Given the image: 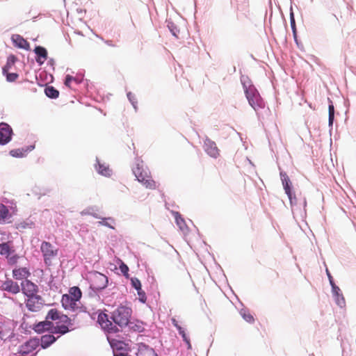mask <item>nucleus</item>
I'll return each mask as SVG.
<instances>
[{
	"label": "nucleus",
	"mask_w": 356,
	"mask_h": 356,
	"mask_svg": "<svg viewBox=\"0 0 356 356\" xmlns=\"http://www.w3.org/2000/svg\"><path fill=\"white\" fill-rule=\"evenodd\" d=\"M46 319L48 321L59 320L61 323H63L62 325L56 324L54 325V327H52V334H59L60 335H63L74 329V327H72V320L67 315L58 311L57 309H51L46 316Z\"/></svg>",
	"instance_id": "obj_1"
},
{
	"label": "nucleus",
	"mask_w": 356,
	"mask_h": 356,
	"mask_svg": "<svg viewBox=\"0 0 356 356\" xmlns=\"http://www.w3.org/2000/svg\"><path fill=\"white\" fill-rule=\"evenodd\" d=\"M133 172L136 179L146 188L156 190L159 188V184L152 179L151 172L143 163H137L133 168Z\"/></svg>",
	"instance_id": "obj_2"
},
{
	"label": "nucleus",
	"mask_w": 356,
	"mask_h": 356,
	"mask_svg": "<svg viewBox=\"0 0 356 356\" xmlns=\"http://www.w3.org/2000/svg\"><path fill=\"white\" fill-rule=\"evenodd\" d=\"M243 85L248 103L254 110L257 111L264 108L265 103L255 87L252 84L248 86L245 83H243Z\"/></svg>",
	"instance_id": "obj_3"
},
{
	"label": "nucleus",
	"mask_w": 356,
	"mask_h": 356,
	"mask_svg": "<svg viewBox=\"0 0 356 356\" xmlns=\"http://www.w3.org/2000/svg\"><path fill=\"white\" fill-rule=\"evenodd\" d=\"M132 314L131 307L127 306H119L111 314V318L114 323L120 327L132 325L134 323L130 321Z\"/></svg>",
	"instance_id": "obj_4"
},
{
	"label": "nucleus",
	"mask_w": 356,
	"mask_h": 356,
	"mask_svg": "<svg viewBox=\"0 0 356 356\" xmlns=\"http://www.w3.org/2000/svg\"><path fill=\"white\" fill-rule=\"evenodd\" d=\"M44 261L46 265L51 266L52 260L58 255V250L51 243L47 241H43L40 245Z\"/></svg>",
	"instance_id": "obj_5"
},
{
	"label": "nucleus",
	"mask_w": 356,
	"mask_h": 356,
	"mask_svg": "<svg viewBox=\"0 0 356 356\" xmlns=\"http://www.w3.org/2000/svg\"><path fill=\"white\" fill-rule=\"evenodd\" d=\"M61 304L65 310L85 312V308L79 306L80 302L75 301L74 299L65 294L62 296Z\"/></svg>",
	"instance_id": "obj_6"
},
{
	"label": "nucleus",
	"mask_w": 356,
	"mask_h": 356,
	"mask_svg": "<svg viewBox=\"0 0 356 356\" xmlns=\"http://www.w3.org/2000/svg\"><path fill=\"white\" fill-rule=\"evenodd\" d=\"M26 306L29 311L38 312L42 309L44 300L39 295L32 296L27 298Z\"/></svg>",
	"instance_id": "obj_7"
},
{
	"label": "nucleus",
	"mask_w": 356,
	"mask_h": 356,
	"mask_svg": "<svg viewBox=\"0 0 356 356\" xmlns=\"http://www.w3.org/2000/svg\"><path fill=\"white\" fill-rule=\"evenodd\" d=\"M98 323L109 334L116 333L119 331L116 325H113V323L109 321L108 316L104 313H100L98 315Z\"/></svg>",
	"instance_id": "obj_8"
},
{
	"label": "nucleus",
	"mask_w": 356,
	"mask_h": 356,
	"mask_svg": "<svg viewBox=\"0 0 356 356\" xmlns=\"http://www.w3.org/2000/svg\"><path fill=\"white\" fill-rule=\"evenodd\" d=\"M91 286L95 290H101L106 287L108 278L102 273L95 272L91 277Z\"/></svg>",
	"instance_id": "obj_9"
},
{
	"label": "nucleus",
	"mask_w": 356,
	"mask_h": 356,
	"mask_svg": "<svg viewBox=\"0 0 356 356\" xmlns=\"http://www.w3.org/2000/svg\"><path fill=\"white\" fill-rule=\"evenodd\" d=\"M280 177L283 188L289 199L291 204H295L296 202V197L292 192V184L289 176L285 172H281Z\"/></svg>",
	"instance_id": "obj_10"
},
{
	"label": "nucleus",
	"mask_w": 356,
	"mask_h": 356,
	"mask_svg": "<svg viewBox=\"0 0 356 356\" xmlns=\"http://www.w3.org/2000/svg\"><path fill=\"white\" fill-rule=\"evenodd\" d=\"M13 130L6 123H0V145L8 143L12 138Z\"/></svg>",
	"instance_id": "obj_11"
},
{
	"label": "nucleus",
	"mask_w": 356,
	"mask_h": 356,
	"mask_svg": "<svg viewBox=\"0 0 356 356\" xmlns=\"http://www.w3.org/2000/svg\"><path fill=\"white\" fill-rule=\"evenodd\" d=\"M204 149L207 154L213 158H217L220 156V149L216 143L207 137L204 140Z\"/></svg>",
	"instance_id": "obj_12"
},
{
	"label": "nucleus",
	"mask_w": 356,
	"mask_h": 356,
	"mask_svg": "<svg viewBox=\"0 0 356 356\" xmlns=\"http://www.w3.org/2000/svg\"><path fill=\"white\" fill-rule=\"evenodd\" d=\"M21 290L22 293L28 298L32 296H36L38 287L36 284L29 280L21 283Z\"/></svg>",
	"instance_id": "obj_13"
},
{
	"label": "nucleus",
	"mask_w": 356,
	"mask_h": 356,
	"mask_svg": "<svg viewBox=\"0 0 356 356\" xmlns=\"http://www.w3.org/2000/svg\"><path fill=\"white\" fill-rule=\"evenodd\" d=\"M40 342L37 339H31L22 344L19 348V353L22 355H27L35 350L39 346Z\"/></svg>",
	"instance_id": "obj_14"
},
{
	"label": "nucleus",
	"mask_w": 356,
	"mask_h": 356,
	"mask_svg": "<svg viewBox=\"0 0 356 356\" xmlns=\"http://www.w3.org/2000/svg\"><path fill=\"white\" fill-rule=\"evenodd\" d=\"M1 289L3 291H8L13 294H17L19 293L21 288L17 282L13 281L12 279H6L1 284Z\"/></svg>",
	"instance_id": "obj_15"
},
{
	"label": "nucleus",
	"mask_w": 356,
	"mask_h": 356,
	"mask_svg": "<svg viewBox=\"0 0 356 356\" xmlns=\"http://www.w3.org/2000/svg\"><path fill=\"white\" fill-rule=\"evenodd\" d=\"M31 275L29 269L26 267L15 268L13 270V277L17 280H21L23 279L27 280Z\"/></svg>",
	"instance_id": "obj_16"
},
{
	"label": "nucleus",
	"mask_w": 356,
	"mask_h": 356,
	"mask_svg": "<svg viewBox=\"0 0 356 356\" xmlns=\"http://www.w3.org/2000/svg\"><path fill=\"white\" fill-rule=\"evenodd\" d=\"M137 356H157V354L155 353L154 350L149 346L140 343L138 346V352L136 353Z\"/></svg>",
	"instance_id": "obj_17"
},
{
	"label": "nucleus",
	"mask_w": 356,
	"mask_h": 356,
	"mask_svg": "<svg viewBox=\"0 0 356 356\" xmlns=\"http://www.w3.org/2000/svg\"><path fill=\"white\" fill-rule=\"evenodd\" d=\"M35 53L38 56L36 61L39 64H42L47 58V51L45 48L38 46L34 49Z\"/></svg>",
	"instance_id": "obj_18"
},
{
	"label": "nucleus",
	"mask_w": 356,
	"mask_h": 356,
	"mask_svg": "<svg viewBox=\"0 0 356 356\" xmlns=\"http://www.w3.org/2000/svg\"><path fill=\"white\" fill-rule=\"evenodd\" d=\"M54 327L51 321L46 319L44 321L40 322L35 327V330L38 332H42L44 330H50L52 332V327Z\"/></svg>",
	"instance_id": "obj_19"
},
{
	"label": "nucleus",
	"mask_w": 356,
	"mask_h": 356,
	"mask_svg": "<svg viewBox=\"0 0 356 356\" xmlns=\"http://www.w3.org/2000/svg\"><path fill=\"white\" fill-rule=\"evenodd\" d=\"M13 42L19 48L28 49L29 43L19 35H14L12 38Z\"/></svg>",
	"instance_id": "obj_20"
},
{
	"label": "nucleus",
	"mask_w": 356,
	"mask_h": 356,
	"mask_svg": "<svg viewBox=\"0 0 356 356\" xmlns=\"http://www.w3.org/2000/svg\"><path fill=\"white\" fill-rule=\"evenodd\" d=\"M56 339L53 334H44L41 337L40 345L43 348H46L55 342Z\"/></svg>",
	"instance_id": "obj_21"
},
{
	"label": "nucleus",
	"mask_w": 356,
	"mask_h": 356,
	"mask_svg": "<svg viewBox=\"0 0 356 356\" xmlns=\"http://www.w3.org/2000/svg\"><path fill=\"white\" fill-rule=\"evenodd\" d=\"M65 295L74 299L75 301L80 302L79 300L82 296V292L78 286H72L69 289V293H66Z\"/></svg>",
	"instance_id": "obj_22"
},
{
	"label": "nucleus",
	"mask_w": 356,
	"mask_h": 356,
	"mask_svg": "<svg viewBox=\"0 0 356 356\" xmlns=\"http://www.w3.org/2000/svg\"><path fill=\"white\" fill-rule=\"evenodd\" d=\"M17 61V57L15 55H10L7 58V61L6 65L2 68L3 73H7L9 70L14 66L15 62Z\"/></svg>",
	"instance_id": "obj_23"
},
{
	"label": "nucleus",
	"mask_w": 356,
	"mask_h": 356,
	"mask_svg": "<svg viewBox=\"0 0 356 356\" xmlns=\"http://www.w3.org/2000/svg\"><path fill=\"white\" fill-rule=\"evenodd\" d=\"M234 3L238 11L248 12L249 0H234Z\"/></svg>",
	"instance_id": "obj_24"
},
{
	"label": "nucleus",
	"mask_w": 356,
	"mask_h": 356,
	"mask_svg": "<svg viewBox=\"0 0 356 356\" xmlns=\"http://www.w3.org/2000/svg\"><path fill=\"white\" fill-rule=\"evenodd\" d=\"M174 216L175 218L176 223L179 226V229L182 231H184L186 229L187 226L184 218H181V215L178 212H175Z\"/></svg>",
	"instance_id": "obj_25"
},
{
	"label": "nucleus",
	"mask_w": 356,
	"mask_h": 356,
	"mask_svg": "<svg viewBox=\"0 0 356 356\" xmlns=\"http://www.w3.org/2000/svg\"><path fill=\"white\" fill-rule=\"evenodd\" d=\"M0 254L6 257L9 256L14 250H11L8 243H0Z\"/></svg>",
	"instance_id": "obj_26"
},
{
	"label": "nucleus",
	"mask_w": 356,
	"mask_h": 356,
	"mask_svg": "<svg viewBox=\"0 0 356 356\" xmlns=\"http://www.w3.org/2000/svg\"><path fill=\"white\" fill-rule=\"evenodd\" d=\"M46 95L49 98H57L59 95V92L53 86H47L44 89Z\"/></svg>",
	"instance_id": "obj_27"
},
{
	"label": "nucleus",
	"mask_w": 356,
	"mask_h": 356,
	"mask_svg": "<svg viewBox=\"0 0 356 356\" xmlns=\"http://www.w3.org/2000/svg\"><path fill=\"white\" fill-rule=\"evenodd\" d=\"M9 214L8 208L3 204H0V222H4Z\"/></svg>",
	"instance_id": "obj_28"
},
{
	"label": "nucleus",
	"mask_w": 356,
	"mask_h": 356,
	"mask_svg": "<svg viewBox=\"0 0 356 356\" xmlns=\"http://www.w3.org/2000/svg\"><path fill=\"white\" fill-rule=\"evenodd\" d=\"M97 170L99 172V173H100L104 176H108L110 175L111 170H109V168L107 166H105L104 164L98 163Z\"/></svg>",
	"instance_id": "obj_29"
},
{
	"label": "nucleus",
	"mask_w": 356,
	"mask_h": 356,
	"mask_svg": "<svg viewBox=\"0 0 356 356\" xmlns=\"http://www.w3.org/2000/svg\"><path fill=\"white\" fill-rule=\"evenodd\" d=\"M6 259L8 261V264L9 265L13 266L17 263L18 259H19V256H18L16 254H13V255H11V254H9V256L6 257Z\"/></svg>",
	"instance_id": "obj_30"
},
{
	"label": "nucleus",
	"mask_w": 356,
	"mask_h": 356,
	"mask_svg": "<svg viewBox=\"0 0 356 356\" xmlns=\"http://www.w3.org/2000/svg\"><path fill=\"white\" fill-rule=\"evenodd\" d=\"M171 321L172 325L177 329L179 334L181 336L184 335L186 334V331L181 325H179L177 321L175 318H172Z\"/></svg>",
	"instance_id": "obj_31"
},
{
	"label": "nucleus",
	"mask_w": 356,
	"mask_h": 356,
	"mask_svg": "<svg viewBox=\"0 0 356 356\" xmlns=\"http://www.w3.org/2000/svg\"><path fill=\"white\" fill-rule=\"evenodd\" d=\"M6 76V80L8 82H14L19 77L18 74L17 73H10L8 72L7 73H3Z\"/></svg>",
	"instance_id": "obj_32"
},
{
	"label": "nucleus",
	"mask_w": 356,
	"mask_h": 356,
	"mask_svg": "<svg viewBox=\"0 0 356 356\" xmlns=\"http://www.w3.org/2000/svg\"><path fill=\"white\" fill-rule=\"evenodd\" d=\"M328 113H329V124L332 125L334 120V108L332 104L329 105L328 107Z\"/></svg>",
	"instance_id": "obj_33"
},
{
	"label": "nucleus",
	"mask_w": 356,
	"mask_h": 356,
	"mask_svg": "<svg viewBox=\"0 0 356 356\" xmlns=\"http://www.w3.org/2000/svg\"><path fill=\"white\" fill-rule=\"evenodd\" d=\"M119 268L124 276L129 277V267L124 263L121 262Z\"/></svg>",
	"instance_id": "obj_34"
},
{
	"label": "nucleus",
	"mask_w": 356,
	"mask_h": 356,
	"mask_svg": "<svg viewBox=\"0 0 356 356\" xmlns=\"http://www.w3.org/2000/svg\"><path fill=\"white\" fill-rule=\"evenodd\" d=\"M137 292H138L139 300L141 302L145 303L147 300V297H146V294H145V291L143 290H142V288H140V290L137 289Z\"/></svg>",
	"instance_id": "obj_35"
},
{
	"label": "nucleus",
	"mask_w": 356,
	"mask_h": 356,
	"mask_svg": "<svg viewBox=\"0 0 356 356\" xmlns=\"http://www.w3.org/2000/svg\"><path fill=\"white\" fill-rule=\"evenodd\" d=\"M10 154L14 157H22L24 154V152L22 149H17L11 150L10 152Z\"/></svg>",
	"instance_id": "obj_36"
},
{
	"label": "nucleus",
	"mask_w": 356,
	"mask_h": 356,
	"mask_svg": "<svg viewBox=\"0 0 356 356\" xmlns=\"http://www.w3.org/2000/svg\"><path fill=\"white\" fill-rule=\"evenodd\" d=\"M131 285L134 289H136V290L137 289L140 290L142 285H141L140 281L138 278H136V277L131 278Z\"/></svg>",
	"instance_id": "obj_37"
},
{
	"label": "nucleus",
	"mask_w": 356,
	"mask_h": 356,
	"mask_svg": "<svg viewBox=\"0 0 356 356\" xmlns=\"http://www.w3.org/2000/svg\"><path fill=\"white\" fill-rule=\"evenodd\" d=\"M243 318L250 323H252L254 321L253 316L250 313H244L243 314Z\"/></svg>",
	"instance_id": "obj_38"
},
{
	"label": "nucleus",
	"mask_w": 356,
	"mask_h": 356,
	"mask_svg": "<svg viewBox=\"0 0 356 356\" xmlns=\"http://www.w3.org/2000/svg\"><path fill=\"white\" fill-rule=\"evenodd\" d=\"M72 81H76V79L69 74L67 75L65 80V85L67 87H70V84Z\"/></svg>",
	"instance_id": "obj_39"
},
{
	"label": "nucleus",
	"mask_w": 356,
	"mask_h": 356,
	"mask_svg": "<svg viewBox=\"0 0 356 356\" xmlns=\"http://www.w3.org/2000/svg\"><path fill=\"white\" fill-rule=\"evenodd\" d=\"M181 337H182L184 341L186 343L188 350H191L192 348V346L191 343L190 339L187 336L186 333L184 335H182Z\"/></svg>",
	"instance_id": "obj_40"
},
{
	"label": "nucleus",
	"mask_w": 356,
	"mask_h": 356,
	"mask_svg": "<svg viewBox=\"0 0 356 356\" xmlns=\"http://www.w3.org/2000/svg\"><path fill=\"white\" fill-rule=\"evenodd\" d=\"M330 285L332 286V292H333L334 295L335 296H339L341 294L340 289L334 283Z\"/></svg>",
	"instance_id": "obj_41"
},
{
	"label": "nucleus",
	"mask_w": 356,
	"mask_h": 356,
	"mask_svg": "<svg viewBox=\"0 0 356 356\" xmlns=\"http://www.w3.org/2000/svg\"><path fill=\"white\" fill-rule=\"evenodd\" d=\"M111 220V222H113V221H114V220H113V219H112L111 218H103V219H102V222H99V223H100V224H102V225H105V226H107V227H110V228L114 229V227H113V226L110 225L106 222V220Z\"/></svg>",
	"instance_id": "obj_42"
},
{
	"label": "nucleus",
	"mask_w": 356,
	"mask_h": 356,
	"mask_svg": "<svg viewBox=\"0 0 356 356\" xmlns=\"http://www.w3.org/2000/svg\"><path fill=\"white\" fill-rule=\"evenodd\" d=\"M291 26L293 29L294 35H296V23H295V19H294L293 13L291 15Z\"/></svg>",
	"instance_id": "obj_43"
},
{
	"label": "nucleus",
	"mask_w": 356,
	"mask_h": 356,
	"mask_svg": "<svg viewBox=\"0 0 356 356\" xmlns=\"http://www.w3.org/2000/svg\"><path fill=\"white\" fill-rule=\"evenodd\" d=\"M337 297V302L339 305L342 306L345 303L344 298L342 296V294H340L339 296Z\"/></svg>",
	"instance_id": "obj_44"
},
{
	"label": "nucleus",
	"mask_w": 356,
	"mask_h": 356,
	"mask_svg": "<svg viewBox=\"0 0 356 356\" xmlns=\"http://www.w3.org/2000/svg\"><path fill=\"white\" fill-rule=\"evenodd\" d=\"M326 274L328 277V279H329V281H330V284H334V280H333V277L331 275L330 271L328 270V269H326Z\"/></svg>",
	"instance_id": "obj_45"
},
{
	"label": "nucleus",
	"mask_w": 356,
	"mask_h": 356,
	"mask_svg": "<svg viewBox=\"0 0 356 356\" xmlns=\"http://www.w3.org/2000/svg\"><path fill=\"white\" fill-rule=\"evenodd\" d=\"M107 339L112 346H117L115 339H112L111 336H108Z\"/></svg>",
	"instance_id": "obj_46"
},
{
	"label": "nucleus",
	"mask_w": 356,
	"mask_h": 356,
	"mask_svg": "<svg viewBox=\"0 0 356 356\" xmlns=\"http://www.w3.org/2000/svg\"><path fill=\"white\" fill-rule=\"evenodd\" d=\"M131 328L134 329V330L140 331L142 329V326L140 325L136 324L134 326L132 325H128Z\"/></svg>",
	"instance_id": "obj_47"
},
{
	"label": "nucleus",
	"mask_w": 356,
	"mask_h": 356,
	"mask_svg": "<svg viewBox=\"0 0 356 356\" xmlns=\"http://www.w3.org/2000/svg\"><path fill=\"white\" fill-rule=\"evenodd\" d=\"M104 42L108 46L115 47V44L113 43L112 40H106Z\"/></svg>",
	"instance_id": "obj_48"
},
{
	"label": "nucleus",
	"mask_w": 356,
	"mask_h": 356,
	"mask_svg": "<svg viewBox=\"0 0 356 356\" xmlns=\"http://www.w3.org/2000/svg\"><path fill=\"white\" fill-rule=\"evenodd\" d=\"M5 333L3 332V330H0V339H5Z\"/></svg>",
	"instance_id": "obj_49"
},
{
	"label": "nucleus",
	"mask_w": 356,
	"mask_h": 356,
	"mask_svg": "<svg viewBox=\"0 0 356 356\" xmlns=\"http://www.w3.org/2000/svg\"><path fill=\"white\" fill-rule=\"evenodd\" d=\"M114 356H127V355L122 353H114Z\"/></svg>",
	"instance_id": "obj_50"
},
{
	"label": "nucleus",
	"mask_w": 356,
	"mask_h": 356,
	"mask_svg": "<svg viewBox=\"0 0 356 356\" xmlns=\"http://www.w3.org/2000/svg\"><path fill=\"white\" fill-rule=\"evenodd\" d=\"M82 214H91L90 213L88 212V211H82L81 212Z\"/></svg>",
	"instance_id": "obj_51"
},
{
	"label": "nucleus",
	"mask_w": 356,
	"mask_h": 356,
	"mask_svg": "<svg viewBox=\"0 0 356 356\" xmlns=\"http://www.w3.org/2000/svg\"><path fill=\"white\" fill-rule=\"evenodd\" d=\"M117 348H122V346H117Z\"/></svg>",
	"instance_id": "obj_52"
}]
</instances>
